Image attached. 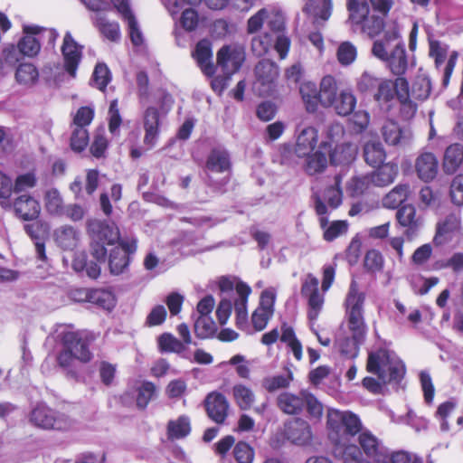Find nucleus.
Returning <instances> with one entry per match:
<instances>
[{
    "label": "nucleus",
    "mask_w": 463,
    "mask_h": 463,
    "mask_svg": "<svg viewBox=\"0 0 463 463\" xmlns=\"http://www.w3.org/2000/svg\"><path fill=\"white\" fill-rule=\"evenodd\" d=\"M329 437L335 443L347 446L345 440L359 433L358 442L363 453L374 463H389V453L382 441L369 430H362V422L350 411L329 409L327 411Z\"/></svg>",
    "instance_id": "f257e3e1"
},
{
    "label": "nucleus",
    "mask_w": 463,
    "mask_h": 463,
    "mask_svg": "<svg viewBox=\"0 0 463 463\" xmlns=\"http://www.w3.org/2000/svg\"><path fill=\"white\" fill-rule=\"evenodd\" d=\"M366 370L378 377L374 379L367 376L363 380V386L373 394L382 393L387 383H399L405 373L402 361L395 353L387 349L371 352L368 355Z\"/></svg>",
    "instance_id": "f03ea898"
},
{
    "label": "nucleus",
    "mask_w": 463,
    "mask_h": 463,
    "mask_svg": "<svg viewBox=\"0 0 463 463\" xmlns=\"http://www.w3.org/2000/svg\"><path fill=\"white\" fill-rule=\"evenodd\" d=\"M373 54L379 60L387 62L394 75H402L407 70L405 45L396 29L385 33L383 39L373 43Z\"/></svg>",
    "instance_id": "7ed1b4c3"
},
{
    "label": "nucleus",
    "mask_w": 463,
    "mask_h": 463,
    "mask_svg": "<svg viewBox=\"0 0 463 463\" xmlns=\"http://www.w3.org/2000/svg\"><path fill=\"white\" fill-rule=\"evenodd\" d=\"M57 337L64 346V349L58 355V363L61 366H69L73 358L84 363L91 359V353L82 333L74 332L68 326H61L58 330Z\"/></svg>",
    "instance_id": "20e7f679"
},
{
    "label": "nucleus",
    "mask_w": 463,
    "mask_h": 463,
    "mask_svg": "<svg viewBox=\"0 0 463 463\" xmlns=\"http://www.w3.org/2000/svg\"><path fill=\"white\" fill-rule=\"evenodd\" d=\"M88 232L91 237V254L99 261H105L106 246L114 245L119 241V230L114 223L99 220L88 222Z\"/></svg>",
    "instance_id": "39448f33"
},
{
    "label": "nucleus",
    "mask_w": 463,
    "mask_h": 463,
    "mask_svg": "<svg viewBox=\"0 0 463 463\" xmlns=\"http://www.w3.org/2000/svg\"><path fill=\"white\" fill-rule=\"evenodd\" d=\"M30 421L43 430H70L73 421L66 415L59 413L46 406L38 404L30 413Z\"/></svg>",
    "instance_id": "423d86ee"
},
{
    "label": "nucleus",
    "mask_w": 463,
    "mask_h": 463,
    "mask_svg": "<svg viewBox=\"0 0 463 463\" xmlns=\"http://www.w3.org/2000/svg\"><path fill=\"white\" fill-rule=\"evenodd\" d=\"M408 82L403 78H397L395 80L382 79L373 93V99L379 109L389 112L395 106L397 100V90H406Z\"/></svg>",
    "instance_id": "0eeeda50"
},
{
    "label": "nucleus",
    "mask_w": 463,
    "mask_h": 463,
    "mask_svg": "<svg viewBox=\"0 0 463 463\" xmlns=\"http://www.w3.org/2000/svg\"><path fill=\"white\" fill-rule=\"evenodd\" d=\"M231 166L230 156L226 150L222 148L213 149L206 159L205 169L207 174V184L216 190H221L227 183L226 176L221 181H214L213 174H222L228 172Z\"/></svg>",
    "instance_id": "6e6552de"
},
{
    "label": "nucleus",
    "mask_w": 463,
    "mask_h": 463,
    "mask_svg": "<svg viewBox=\"0 0 463 463\" xmlns=\"http://www.w3.org/2000/svg\"><path fill=\"white\" fill-rule=\"evenodd\" d=\"M266 21L268 27L272 32L271 36L275 39V50L280 59H285L289 50L290 40L283 33L285 28L284 16L279 12H269L267 10Z\"/></svg>",
    "instance_id": "1a4fd4ad"
},
{
    "label": "nucleus",
    "mask_w": 463,
    "mask_h": 463,
    "mask_svg": "<svg viewBox=\"0 0 463 463\" xmlns=\"http://www.w3.org/2000/svg\"><path fill=\"white\" fill-rule=\"evenodd\" d=\"M48 33L50 39L54 41L58 37V33L55 30H44L36 25H24V35L19 40L17 47L24 56L34 57L41 50L40 40L37 35L42 33Z\"/></svg>",
    "instance_id": "9d476101"
},
{
    "label": "nucleus",
    "mask_w": 463,
    "mask_h": 463,
    "mask_svg": "<svg viewBox=\"0 0 463 463\" xmlns=\"http://www.w3.org/2000/svg\"><path fill=\"white\" fill-rule=\"evenodd\" d=\"M244 60V50L238 45L223 46L217 53V64L228 76L238 71Z\"/></svg>",
    "instance_id": "9b49d317"
},
{
    "label": "nucleus",
    "mask_w": 463,
    "mask_h": 463,
    "mask_svg": "<svg viewBox=\"0 0 463 463\" xmlns=\"http://www.w3.org/2000/svg\"><path fill=\"white\" fill-rule=\"evenodd\" d=\"M255 88L260 94L269 95L279 76L278 66L269 60H262L255 67Z\"/></svg>",
    "instance_id": "f8f14e48"
},
{
    "label": "nucleus",
    "mask_w": 463,
    "mask_h": 463,
    "mask_svg": "<svg viewBox=\"0 0 463 463\" xmlns=\"http://www.w3.org/2000/svg\"><path fill=\"white\" fill-rule=\"evenodd\" d=\"M279 338L281 342L287 344L298 361L301 360V343L296 338L293 329L287 325H283L280 331H279L277 328H274L269 332L265 333L261 337V343L266 345H270L274 344Z\"/></svg>",
    "instance_id": "ddd939ff"
},
{
    "label": "nucleus",
    "mask_w": 463,
    "mask_h": 463,
    "mask_svg": "<svg viewBox=\"0 0 463 463\" xmlns=\"http://www.w3.org/2000/svg\"><path fill=\"white\" fill-rule=\"evenodd\" d=\"M315 210L319 215L320 226L324 230V239L326 241H332L347 232L348 223L345 221H335L328 225V219L326 216L327 206L319 196L315 197Z\"/></svg>",
    "instance_id": "4468645a"
},
{
    "label": "nucleus",
    "mask_w": 463,
    "mask_h": 463,
    "mask_svg": "<svg viewBox=\"0 0 463 463\" xmlns=\"http://www.w3.org/2000/svg\"><path fill=\"white\" fill-rule=\"evenodd\" d=\"M381 134L390 146H406L410 144L412 134L409 128L402 127L393 119H387L382 126Z\"/></svg>",
    "instance_id": "2eb2a0df"
},
{
    "label": "nucleus",
    "mask_w": 463,
    "mask_h": 463,
    "mask_svg": "<svg viewBox=\"0 0 463 463\" xmlns=\"http://www.w3.org/2000/svg\"><path fill=\"white\" fill-rule=\"evenodd\" d=\"M111 2L122 19L128 23L132 43L136 46H140L144 42L143 33L135 14L130 9L128 0H111Z\"/></svg>",
    "instance_id": "dca6fc26"
},
{
    "label": "nucleus",
    "mask_w": 463,
    "mask_h": 463,
    "mask_svg": "<svg viewBox=\"0 0 463 463\" xmlns=\"http://www.w3.org/2000/svg\"><path fill=\"white\" fill-rule=\"evenodd\" d=\"M61 52L65 70L71 76L75 77L78 65L81 60L82 47L76 43L70 32H67L64 35Z\"/></svg>",
    "instance_id": "f3484780"
},
{
    "label": "nucleus",
    "mask_w": 463,
    "mask_h": 463,
    "mask_svg": "<svg viewBox=\"0 0 463 463\" xmlns=\"http://www.w3.org/2000/svg\"><path fill=\"white\" fill-rule=\"evenodd\" d=\"M250 292L251 289L247 284H237L235 290L237 298L233 301L236 315V326L238 328L248 333H250V329L248 324L247 302Z\"/></svg>",
    "instance_id": "a211bd4d"
},
{
    "label": "nucleus",
    "mask_w": 463,
    "mask_h": 463,
    "mask_svg": "<svg viewBox=\"0 0 463 463\" xmlns=\"http://www.w3.org/2000/svg\"><path fill=\"white\" fill-rule=\"evenodd\" d=\"M11 207H13L15 215L24 221L35 220L41 213L39 202L27 194L17 196L11 203Z\"/></svg>",
    "instance_id": "6ab92c4d"
},
{
    "label": "nucleus",
    "mask_w": 463,
    "mask_h": 463,
    "mask_svg": "<svg viewBox=\"0 0 463 463\" xmlns=\"http://www.w3.org/2000/svg\"><path fill=\"white\" fill-rule=\"evenodd\" d=\"M414 167L420 180L430 182L432 181L438 174L439 161L434 154L423 152L417 156Z\"/></svg>",
    "instance_id": "aec40b11"
},
{
    "label": "nucleus",
    "mask_w": 463,
    "mask_h": 463,
    "mask_svg": "<svg viewBox=\"0 0 463 463\" xmlns=\"http://www.w3.org/2000/svg\"><path fill=\"white\" fill-rule=\"evenodd\" d=\"M205 408L208 416L220 424L224 422L228 415L229 403L224 395L213 392L207 395Z\"/></svg>",
    "instance_id": "412c9836"
},
{
    "label": "nucleus",
    "mask_w": 463,
    "mask_h": 463,
    "mask_svg": "<svg viewBox=\"0 0 463 463\" xmlns=\"http://www.w3.org/2000/svg\"><path fill=\"white\" fill-rule=\"evenodd\" d=\"M396 219L399 224L405 228V236L411 240L417 235L420 227V219L416 216V209L411 204H406L401 207L396 213Z\"/></svg>",
    "instance_id": "4be33fe9"
},
{
    "label": "nucleus",
    "mask_w": 463,
    "mask_h": 463,
    "mask_svg": "<svg viewBox=\"0 0 463 463\" xmlns=\"http://www.w3.org/2000/svg\"><path fill=\"white\" fill-rule=\"evenodd\" d=\"M306 392V390L300 391L298 394L289 392H281L276 400L278 408L288 415L300 413L305 407Z\"/></svg>",
    "instance_id": "5701e85b"
},
{
    "label": "nucleus",
    "mask_w": 463,
    "mask_h": 463,
    "mask_svg": "<svg viewBox=\"0 0 463 463\" xmlns=\"http://www.w3.org/2000/svg\"><path fill=\"white\" fill-rule=\"evenodd\" d=\"M160 124V113L155 107H149L144 113V143L148 148H152L158 138Z\"/></svg>",
    "instance_id": "b1692460"
},
{
    "label": "nucleus",
    "mask_w": 463,
    "mask_h": 463,
    "mask_svg": "<svg viewBox=\"0 0 463 463\" xmlns=\"http://www.w3.org/2000/svg\"><path fill=\"white\" fill-rule=\"evenodd\" d=\"M285 434L291 442L301 446L308 444L312 438L308 423L301 419L288 421L285 428Z\"/></svg>",
    "instance_id": "393cba45"
},
{
    "label": "nucleus",
    "mask_w": 463,
    "mask_h": 463,
    "mask_svg": "<svg viewBox=\"0 0 463 463\" xmlns=\"http://www.w3.org/2000/svg\"><path fill=\"white\" fill-rule=\"evenodd\" d=\"M79 293L80 296L78 300H87L106 310H111L116 305L115 296L109 289L80 290Z\"/></svg>",
    "instance_id": "a878e982"
},
{
    "label": "nucleus",
    "mask_w": 463,
    "mask_h": 463,
    "mask_svg": "<svg viewBox=\"0 0 463 463\" xmlns=\"http://www.w3.org/2000/svg\"><path fill=\"white\" fill-rule=\"evenodd\" d=\"M317 130L314 127L304 128L297 137L295 152L298 157L308 156L317 144Z\"/></svg>",
    "instance_id": "bb28decb"
},
{
    "label": "nucleus",
    "mask_w": 463,
    "mask_h": 463,
    "mask_svg": "<svg viewBox=\"0 0 463 463\" xmlns=\"http://www.w3.org/2000/svg\"><path fill=\"white\" fill-rule=\"evenodd\" d=\"M56 244L64 250H74L80 241V232L71 225H63L53 232Z\"/></svg>",
    "instance_id": "cd10ccee"
},
{
    "label": "nucleus",
    "mask_w": 463,
    "mask_h": 463,
    "mask_svg": "<svg viewBox=\"0 0 463 463\" xmlns=\"http://www.w3.org/2000/svg\"><path fill=\"white\" fill-rule=\"evenodd\" d=\"M338 94V87L335 79L331 75L323 77L319 84L318 106L320 105L325 109H329L334 105V101Z\"/></svg>",
    "instance_id": "c85d7f7f"
},
{
    "label": "nucleus",
    "mask_w": 463,
    "mask_h": 463,
    "mask_svg": "<svg viewBox=\"0 0 463 463\" xmlns=\"http://www.w3.org/2000/svg\"><path fill=\"white\" fill-rule=\"evenodd\" d=\"M364 302L365 293L361 291L357 283L353 280L345 300V313L364 315Z\"/></svg>",
    "instance_id": "c756f323"
},
{
    "label": "nucleus",
    "mask_w": 463,
    "mask_h": 463,
    "mask_svg": "<svg viewBox=\"0 0 463 463\" xmlns=\"http://www.w3.org/2000/svg\"><path fill=\"white\" fill-rule=\"evenodd\" d=\"M460 218L457 213L448 215L444 221L439 223L434 241L441 244L449 241L452 234L459 230Z\"/></svg>",
    "instance_id": "7c9ffc66"
},
{
    "label": "nucleus",
    "mask_w": 463,
    "mask_h": 463,
    "mask_svg": "<svg viewBox=\"0 0 463 463\" xmlns=\"http://www.w3.org/2000/svg\"><path fill=\"white\" fill-rule=\"evenodd\" d=\"M346 7L349 12V22L354 32L369 15V5L365 1L346 0Z\"/></svg>",
    "instance_id": "2f4dec72"
},
{
    "label": "nucleus",
    "mask_w": 463,
    "mask_h": 463,
    "mask_svg": "<svg viewBox=\"0 0 463 463\" xmlns=\"http://www.w3.org/2000/svg\"><path fill=\"white\" fill-rule=\"evenodd\" d=\"M293 373L289 369L284 370L281 373L269 375L262 380V387L269 392H275L279 390L288 389L293 382Z\"/></svg>",
    "instance_id": "473e14b6"
},
{
    "label": "nucleus",
    "mask_w": 463,
    "mask_h": 463,
    "mask_svg": "<svg viewBox=\"0 0 463 463\" xmlns=\"http://www.w3.org/2000/svg\"><path fill=\"white\" fill-rule=\"evenodd\" d=\"M356 101V97L351 90H344L339 92L330 109H333L338 116L346 117L354 111Z\"/></svg>",
    "instance_id": "72a5a7b5"
},
{
    "label": "nucleus",
    "mask_w": 463,
    "mask_h": 463,
    "mask_svg": "<svg viewBox=\"0 0 463 463\" xmlns=\"http://www.w3.org/2000/svg\"><path fill=\"white\" fill-rule=\"evenodd\" d=\"M463 161V146L453 144L447 147L444 158V172L449 175L454 174Z\"/></svg>",
    "instance_id": "f704fd0d"
},
{
    "label": "nucleus",
    "mask_w": 463,
    "mask_h": 463,
    "mask_svg": "<svg viewBox=\"0 0 463 463\" xmlns=\"http://www.w3.org/2000/svg\"><path fill=\"white\" fill-rule=\"evenodd\" d=\"M299 92L306 110L314 113L318 109L319 88L312 81H305L299 87Z\"/></svg>",
    "instance_id": "c9c22d12"
},
{
    "label": "nucleus",
    "mask_w": 463,
    "mask_h": 463,
    "mask_svg": "<svg viewBox=\"0 0 463 463\" xmlns=\"http://www.w3.org/2000/svg\"><path fill=\"white\" fill-rule=\"evenodd\" d=\"M398 174L397 165L394 164L381 165L379 168L369 175L372 184L376 186H385L392 184Z\"/></svg>",
    "instance_id": "e433bc0d"
},
{
    "label": "nucleus",
    "mask_w": 463,
    "mask_h": 463,
    "mask_svg": "<svg viewBox=\"0 0 463 463\" xmlns=\"http://www.w3.org/2000/svg\"><path fill=\"white\" fill-rule=\"evenodd\" d=\"M194 57L206 75H212L213 73V65L211 62L212 50L207 41H201L197 43Z\"/></svg>",
    "instance_id": "4c0bfd02"
},
{
    "label": "nucleus",
    "mask_w": 463,
    "mask_h": 463,
    "mask_svg": "<svg viewBox=\"0 0 463 463\" xmlns=\"http://www.w3.org/2000/svg\"><path fill=\"white\" fill-rule=\"evenodd\" d=\"M364 157L369 165L372 167H378L385 160L386 154L380 142L370 141L364 146Z\"/></svg>",
    "instance_id": "58836bf2"
},
{
    "label": "nucleus",
    "mask_w": 463,
    "mask_h": 463,
    "mask_svg": "<svg viewBox=\"0 0 463 463\" xmlns=\"http://www.w3.org/2000/svg\"><path fill=\"white\" fill-rule=\"evenodd\" d=\"M409 194V184H398L383 197V205L385 208L395 209L406 201Z\"/></svg>",
    "instance_id": "ea45409f"
},
{
    "label": "nucleus",
    "mask_w": 463,
    "mask_h": 463,
    "mask_svg": "<svg viewBox=\"0 0 463 463\" xmlns=\"http://www.w3.org/2000/svg\"><path fill=\"white\" fill-rule=\"evenodd\" d=\"M346 326L350 335H354L357 339H365L367 325L364 314H345Z\"/></svg>",
    "instance_id": "a19ab883"
},
{
    "label": "nucleus",
    "mask_w": 463,
    "mask_h": 463,
    "mask_svg": "<svg viewBox=\"0 0 463 463\" xmlns=\"http://www.w3.org/2000/svg\"><path fill=\"white\" fill-rule=\"evenodd\" d=\"M335 455L344 463H370L363 458L362 451L354 444L348 446L338 444L335 449Z\"/></svg>",
    "instance_id": "79ce46f5"
},
{
    "label": "nucleus",
    "mask_w": 463,
    "mask_h": 463,
    "mask_svg": "<svg viewBox=\"0 0 463 463\" xmlns=\"http://www.w3.org/2000/svg\"><path fill=\"white\" fill-rule=\"evenodd\" d=\"M158 346L162 352L175 353L182 354L184 358H189L185 354L186 347L180 340L170 333L162 334L158 339Z\"/></svg>",
    "instance_id": "37998d69"
},
{
    "label": "nucleus",
    "mask_w": 463,
    "mask_h": 463,
    "mask_svg": "<svg viewBox=\"0 0 463 463\" xmlns=\"http://www.w3.org/2000/svg\"><path fill=\"white\" fill-rule=\"evenodd\" d=\"M128 264L129 257L119 247H115L111 250L109 257V266L111 274L119 275L123 273L128 269Z\"/></svg>",
    "instance_id": "c03bdc74"
},
{
    "label": "nucleus",
    "mask_w": 463,
    "mask_h": 463,
    "mask_svg": "<svg viewBox=\"0 0 463 463\" xmlns=\"http://www.w3.org/2000/svg\"><path fill=\"white\" fill-rule=\"evenodd\" d=\"M39 79L37 68L32 63H22L15 71L16 81L24 86L34 85Z\"/></svg>",
    "instance_id": "a18cd8bd"
},
{
    "label": "nucleus",
    "mask_w": 463,
    "mask_h": 463,
    "mask_svg": "<svg viewBox=\"0 0 463 463\" xmlns=\"http://www.w3.org/2000/svg\"><path fill=\"white\" fill-rule=\"evenodd\" d=\"M99 32L109 41L116 42L120 38L119 24L117 22H109L103 15H97L94 21Z\"/></svg>",
    "instance_id": "49530a36"
},
{
    "label": "nucleus",
    "mask_w": 463,
    "mask_h": 463,
    "mask_svg": "<svg viewBox=\"0 0 463 463\" xmlns=\"http://www.w3.org/2000/svg\"><path fill=\"white\" fill-rule=\"evenodd\" d=\"M232 394L236 404L241 410H249L255 401L254 392L243 384H236L232 388Z\"/></svg>",
    "instance_id": "de8ad7c7"
},
{
    "label": "nucleus",
    "mask_w": 463,
    "mask_h": 463,
    "mask_svg": "<svg viewBox=\"0 0 463 463\" xmlns=\"http://www.w3.org/2000/svg\"><path fill=\"white\" fill-rule=\"evenodd\" d=\"M365 339H357L354 335L339 338L336 342L338 351L348 358H354L358 355L359 346Z\"/></svg>",
    "instance_id": "09e8293b"
},
{
    "label": "nucleus",
    "mask_w": 463,
    "mask_h": 463,
    "mask_svg": "<svg viewBox=\"0 0 463 463\" xmlns=\"http://www.w3.org/2000/svg\"><path fill=\"white\" fill-rule=\"evenodd\" d=\"M190 430V420L186 416H180L175 420H170L167 425L168 436L172 439L184 438Z\"/></svg>",
    "instance_id": "8fccbe9b"
},
{
    "label": "nucleus",
    "mask_w": 463,
    "mask_h": 463,
    "mask_svg": "<svg viewBox=\"0 0 463 463\" xmlns=\"http://www.w3.org/2000/svg\"><path fill=\"white\" fill-rule=\"evenodd\" d=\"M44 203L48 213L52 215H62L64 209L63 200L57 189L52 188L46 191Z\"/></svg>",
    "instance_id": "3c124183"
},
{
    "label": "nucleus",
    "mask_w": 463,
    "mask_h": 463,
    "mask_svg": "<svg viewBox=\"0 0 463 463\" xmlns=\"http://www.w3.org/2000/svg\"><path fill=\"white\" fill-rule=\"evenodd\" d=\"M341 176L336 175L334 185L328 187L320 198L323 203H326L331 209L337 208L342 203V190L340 188ZM326 205V203H324Z\"/></svg>",
    "instance_id": "603ef678"
},
{
    "label": "nucleus",
    "mask_w": 463,
    "mask_h": 463,
    "mask_svg": "<svg viewBox=\"0 0 463 463\" xmlns=\"http://www.w3.org/2000/svg\"><path fill=\"white\" fill-rule=\"evenodd\" d=\"M194 332L200 338H208L216 332V325L210 316H199L194 322Z\"/></svg>",
    "instance_id": "864d4df0"
},
{
    "label": "nucleus",
    "mask_w": 463,
    "mask_h": 463,
    "mask_svg": "<svg viewBox=\"0 0 463 463\" xmlns=\"http://www.w3.org/2000/svg\"><path fill=\"white\" fill-rule=\"evenodd\" d=\"M156 396V387L151 382H143L137 388V405L145 409L150 401Z\"/></svg>",
    "instance_id": "5fc2aeb1"
},
{
    "label": "nucleus",
    "mask_w": 463,
    "mask_h": 463,
    "mask_svg": "<svg viewBox=\"0 0 463 463\" xmlns=\"http://www.w3.org/2000/svg\"><path fill=\"white\" fill-rule=\"evenodd\" d=\"M383 28V18L374 14L368 15L360 24L357 30L365 33L369 37H373L381 33Z\"/></svg>",
    "instance_id": "6e6d98bb"
},
{
    "label": "nucleus",
    "mask_w": 463,
    "mask_h": 463,
    "mask_svg": "<svg viewBox=\"0 0 463 463\" xmlns=\"http://www.w3.org/2000/svg\"><path fill=\"white\" fill-rule=\"evenodd\" d=\"M71 147L75 152L83 151L89 143V132L81 127H71Z\"/></svg>",
    "instance_id": "4d7b16f0"
},
{
    "label": "nucleus",
    "mask_w": 463,
    "mask_h": 463,
    "mask_svg": "<svg viewBox=\"0 0 463 463\" xmlns=\"http://www.w3.org/2000/svg\"><path fill=\"white\" fill-rule=\"evenodd\" d=\"M397 99L401 105L400 110L402 117L404 119L411 118L417 110V107L410 99L409 88L402 92V90H397Z\"/></svg>",
    "instance_id": "13d9d810"
},
{
    "label": "nucleus",
    "mask_w": 463,
    "mask_h": 463,
    "mask_svg": "<svg viewBox=\"0 0 463 463\" xmlns=\"http://www.w3.org/2000/svg\"><path fill=\"white\" fill-rule=\"evenodd\" d=\"M430 80L428 77L418 76L411 86V95L417 99L424 100L430 94Z\"/></svg>",
    "instance_id": "bf43d9fd"
},
{
    "label": "nucleus",
    "mask_w": 463,
    "mask_h": 463,
    "mask_svg": "<svg viewBox=\"0 0 463 463\" xmlns=\"http://www.w3.org/2000/svg\"><path fill=\"white\" fill-rule=\"evenodd\" d=\"M307 156L306 171L308 175H315L326 168L327 159L325 154L317 151Z\"/></svg>",
    "instance_id": "052dcab7"
},
{
    "label": "nucleus",
    "mask_w": 463,
    "mask_h": 463,
    "mask_svg": "<svg viewBox=\"0 0 463 463\" xmlns=\"http://www.w3.org/2000/svg\"><path fill=\"white\" fill-rule=\"evenodd\" d=\"M274 41L273 36L267 33L256 36L251 41V51L256 56L261 57L268 52Z\"/></svg>",
    "instance_id": "680f3d73"
},
{
    "label": "nucleus",
    "mask_w": 463,
    "mask_h": 463,
    "mask_svg": "<svg viewBox=\"0 0 463 463\" xmlns=\"http://www.w3.org/2000/svg\"><path fill=\"white\" fill-rule=\"evenodd\" d=\"M14 191V184L9 176L0 172V205L4 209L11 208L9 198Z\"/></svg>",
    "instance_id": "e2e57ef3"
},
{
    "label": "nucleus",
    "mask_w": 463,
    "mask_h": 463,
    "mask_svg": "<svg viewBox=\"0 0 463 463\" xmlns=\"http://www.w3.org/2000/svg\"><path fill=\"white\" fill-rule=\"evenodd\" d=\"M111 80L110 71L105 63H98L92 74V81L96 88L104 90Z\"/></svg>",
    "instance_id": "0e129e2a"
},
{
    "label": "nucleus",
    "mask_w": 463,
    "mask_h": 463,
    "mask_svg": "<svg viewBox=\"0 0 463 463\" xmlns=\"http://www.w3.org/2000/svg\"><path fill=\"white\" fill-rule=\"evenodd\" d=\"M357 51L350 42L342 43L337 50V59L342 65H349L356 59Z\"/></svg>",
    "instance_id": "69168bd1"
},
{
    "label": "nucleus",
    "mask_w": 463,
    "mask_h": 463,
    "mask_svg": "<svg viewBox=\"0 0 463 463\" xmlns=\"http://www.w3.org/2000/svg\"><path fill=\"white\" fill-rule=\"evenodd\" d=\"M37 184V178L33 172H27L17 175L14 182V192L19 194L33 188Z\"/></svg>",
    "instance_id": "338daca9"
},
{
    "label": "nucleus",
    "mask_w": 463,
    "mask_h": 463,
    "mask_svg": "<svg viewBox=\"0 0 463 463\" xmlns=\"http://www.w3.org/2000/svg\"><path fill=\"white\" fill-rule=\"evenodd\" d=\"M383 78H378L369 71H364L357 79L356 87L358 91L366 93L376 89L380 80Z\"/></svg>",
    "instance_id": "774afa93"
}]
</instances>
